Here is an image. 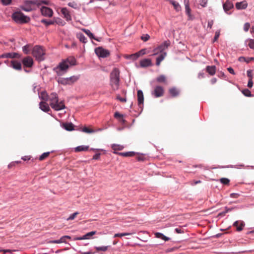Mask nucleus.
Wrapping results in <instances>:
<instances>
[{"instance_id": "nucleus-1", "label": "nucleus", "mask_w": 254, "mask_h": 254, "mask_svg": "<svg viewBox=\"0 0 254 254\" xmlns=\"http://www.w3.org/2000/svg\"><path fill=\"white\" fill-rule=\"evenodd\" d=\"M49 99L51 101L50 105L54 110L60 111L65 108L64 101H59L58 96L56 93H52L50 95Z\"/></svg>"}, {"instance_id": "nucleus-2", "label": "nucleus", "mask_w": 254, "mask_h": 254, "mask_svg": "<svg viewBox=\"0 0 254 254\" xmlns=\"http://www.w3.org/2000/svg\"><path fill=\"white\" fill-rule=\"evenodd\" d=\"M31 54L38 62H42L45 60V50L40 45L34 46L32 48Z\"/></svg>"}, {"instance_id": "nucleus-3", "label": "nucleus", "mask_w": 254, "mask_h": 254, "mask_svg": "<svg viewBox=\"0 0 254 254\" xmlns=\"http://www.w3.org/2000/svg\"><path fill=\"white\" fill-rule=\"evenodd\" d=\"M120 80L119 69L114 68L110 74V84L114 90L118 89Z\"/></svg>"}, {"instance_id": "nucleus-4", "label": "nucleus", "mask_w": 254, "mask_h": 254, "mask_svg": "<svg viewBox=\"0 0 254 254\" xmlns=\"http://www.w3.org/2000/svg\"><path fill=\"white\" fill-rule=\"evenodd\" d=\"M12 19L16 23L19 24L27 23L30 21V18L24 15L21 11H15L11 15Z\"/></svg>"}, {"instance_id": "nucleus-5", "label": "nucleus", "mask_w": 254, "mask_h": 254, "mask_svg": "<svg viewBox=\"0 0 254 254\" xmlns=\"http://www.w3.org/2000/svg\"><path fill=\"white\" fill-rule=\"evenodd\" d=\"M170 44L171 42L169 40L165 41L157 47L154 49V54H152V56L156 55L158 54L159 53H160L161 54L165 53L164 51L168 49Z\"/></svg>"}, {"instance_id": "nucleus-6", "label": "nucleus", "mask_w": 254, "mask_h": 254, "mask_svg": "<svg viewBox=\"0 0 254 254\" xmlns=\"http://www.w3.org/2000/svg\"><path fill=\"white\" fill-rule=\"evenodd\" d=\"M69 67L65 60H63L57 66L54 67L53 70L58 75H60L62 74V71H66Z\"/></svg>"}, {"instance_id": "nucleus-7", "label": "nucleus", "mask_w": 254, "mask_h": 254, "mask_svg": "<svg viewBox=\"0 0 254 254\" xmlns=\"http://www.w3.org/2000/svg\"><path fill=\"white\" fill-rule=\"evenodd\" d=\"M95 52L99 57L102 58H106L110 55V52L108 50L105 49L101 47L96 48Z\"/></svg>"}, {"instance_id": "nucleus-8", "label": "nucleus", "mask_w": 254, "mask_h": 254, "mask_svg": "<svg viewBox=\"0 0 254 254\" xmlns=\"http://www.w3.org/2000/svg\"><path fill=\"white\" fill-rule=\"evenodd\" d=\"M41 14L43 16L51 17L53 16V10L48 7L43 6L40 8Z\"/></svg>"}, {"instance_id": "nucleus-9", "label": "nucleus", "mask_w": 254, "mask_h": 254, "mask_svg": "<svg viewBox=\"0 0 254 254\" xmlns=\"http://www.w3.org/2000/svg\"><path fill=\"white\" fill-rule=\"evenodd\" d=\"M22 63L24 67H31L33 65L34 62L31 57L27 56L22 59Z\"/></svg>"}, {"instance_id": "nucleus-10", "label": "nucleus", "mask_w": 254, "mask_h": 254, "mask_svg": "<svg viewBox=\"0 0 254 254\" xmlns=\"http://www.w3.org/2000/svg\"><path fill=\"white\" fill-rule=\"evenodd\" d=\"M137 101L138 105L142 111L143 109V102H144V96L143 92L141 90H138L137 91Z\"/></svg>"}, {"instance_id": "nucleus-11", "label": "nucleus", "mask_w": 254, "mask_h": 254, "mask_svg": "<svg viewBox=\"0 0 254 254\" xmlns=\"http://www.w3.org/2000/svg\"><path fill=\"white\" fill-rule=\"evenodd\" d=\"M96 233V231H91L86 233L82 236L74 237L73 240V241H76L90 239H91V237L94 235Z\"/></svg>"}, {"instance_id": "nucleus-12", "label": "nucleus", "mask_w": 254, "mask_h": 254, "mask_svg": "<svg viewBox=\"0 0 254 254\" xmlns=\"http://www.w3.org/2000/svg\"><path fill=\"white\" fill-rule=\"evenodd\" d=\"M164 89L163 87L160 86H156L152 94L154 95L156 98L160 97L163 95Z\"/></svg>"}, {"instance_id": "nucleus-13", "label": "nucleus", "mask_w": 254, "mask_h": 254, "mask_svg": "<svg viewBox=\"0 0 254 254\" xmlns=\"http://www.w3.org/2000/svg\"><path fill=\"white\" fill-rule=\"evenodd\" d=\"M233 7L234 4L233 2L229 0H226V2L223 4V8L224 11L228 14H230L231 13H228V11Z\"/></svg>"}, {"instance_id": "nucleus-14", "label": "nucleus", "mask_w": 254, "mask_h": 254, "mask_svg": "<svg viewBox=\"0 0 254 254\" xmlns=\"http://www.w3.org/2000/svg\"><path fill=\"white\" fill-rule=\"evenodd\" d=\"M82 30L91 39H94L98 42L101 41V38H96L94 34L89 30L85 28L82 29Z\"/></svg>"}, {"instance_id": "nucleus-15", "label": "nucleus", "mask_w": 254, "mask_h": 254, "mask_svg": "<svg viewBox=\"0 0 254 254\" xmlns=\"http://www.w3.org/2000/svg\"><path fill=\"white\" fill-rule=\"evenodd\" d=\"M141 67H147L152 65L151 60L149 59H144L140 61Z\"/></svg>"}, {"instance_id": "nucleus-16", "label": "nucleus", "mask_w": 254, "mask_h": 254, "mask_svg": "<svg viewBox=\"0 0 254 254\" xmlns=\"http://www.w3.org/2000/svg\"><path fill=\"white\" fill-rule=\"evenodd\" d=\"M233 225L237 228V231L240 232L243 229V228L245 225V223L243 221H236L233 223Z\"/></svg>"}, {"instance_id": "nucleus-17", "label": "nucleus", "mask_w": 254, "mask_h": 254, "mask_svg": "<svg viewBox=\"0 0 254 254\" xmlns=\"http://www.w3.org/2000/svg\"><path fill=\"white\" fill-rule=\"evenodd\" d=\"M235 6L238 10L245 9L248 7V3L246 0H244L237 2Z\"/></svg>"}, {"instance_id": "nucleus-18", "label": "nucleus", "mask_w": 254, "mask_h": 254, "mask_svg": "<svg viewBox=\"0 0 254 254\" xmlns=\"http://www.w3.org/2000/svg\"><path fill=\"white\" fill-rule=\"evenodd\" d=\"M62 13L63 14L64 17L67 21H70L71 20V17L69 12L66 7H64L61 10Z\"/></svg>"}, {"instance_id": "nucleus-19", "label": "nucleus", "mask_w": 254, "mask_h": 254, "mask_svg": "<svg viewBox=\"0 0 254 254\" xmlns=\"http://www.w3.org/2000/svg\"><path fill=\"white\" fill-rule=\"evenodd\" d=\"M40 109L44 112H48L50 110V108L47 103L45 102L41 101L39 103Z\"/></svg>"}, {"instance_id": "nucleus-20", "label": "nucleus", "mask_w": 254, "mask_h": 254, "mask_svg": "<svg viewBox=\"0 0 254 254\" xmlns=\"http://www.w3.org/2000/svg\"><path fill=\"white\" fill-rule=\"evenodd\" d=\"M63 127L67 131H72L74 130V125L71 123H66L63 125Z\"/></svg>"}, {"instance_id": "nucleus-21", "label": "nucleus", "mask_w": 254, "mask_h": 254, "mask_svg": "<svg viewBox=\"0 0 254 254\" xmlns=\"http://www.w3.org/2000/svg\"><path fill=\"white\" fill-rule=\"evenodd\" d=\"M10 66L16 70L21 69V64L20 62L17 61H12Z\"/></svg>"}, {"instance_id": "nucleus-22", "label": "nucleus", "mask_w": 254, "mask_h": 254, "mask_svg": "<svg viewBox=\"0 0 254 254\" xmlns=\"http://www.w3.org/2000/svg\"><path fill=\"white\" fill-rule=\"evenodd\" d=\"M65 61L66 62L69 66L72 65H75L76 64V59L72 57H68Z\"/></svg>"}, {"instance_id": "nucleus-23", "label": "nucleus", "mask_w": 254, "mask_h": 254, "mask_svg": "<svg viewBox=\"0 0 254 254\" xmlns=\"http://www.w3.org/2000/svg\"><path fill=\"white\" fill-rule=\"evenodd\" d=\"M101 130H102V128H99L97 130H94V129H93L91 128H89L86 127H84L81 129L82 131L87 133H92L96 132L97 131H101Z\"/></svg>"}, {"instance_id": "nucleus-24", "label": "nucleus", "mask_w": 254, "mask_h": 254, "mask_svg": "<svg viewBox=\"0 0 254 254\" xmlns=\"http://www.w3.org/2000/svg\"><path fill=\"white\" fill-rule=\"evenodd\" d=\"M207 72L211 75H214L216 72V66L215 65H208L206 68Z\"/></svg>"}, {"instance_id": "nucleus-25", "label": "nucleus", "mask_w": 254, "mask_h": 254, "mask_svg": "<svg viewBox=\"0 0 254 254\" xmlns=\"http://www.w3.org/2000/svg\"><path fill=\"white\" fill-rule=\"evenodd\" d=\"M39 98L42 100L47 101L48 100L49 96L46 91H43L39 93Z\"/></svg>"}, {"instance_id": "nucleus-26", "label": "nucleus", "mask_w": 254, "mask_h": 254, "mask_svg": "<svg viewBox=\"0 0 254 254\" xmlns=\"http://www.w3.org/2000/svg\"><path fill=\"white\" fill-rule=\"evenodd\" d=\"M166 55H167L166 53H163L162 54H161L156 58V65L159 66L160 65V63L165 59Z\"/></svg>"}, {"instance_id": "nucleus-27", "label": "nucleus", "mask_w": 254, "mask_h": 254, "mask_svg": "<svg viewBox=\"0 0 254 254\" xmlns=\"http://www.w3.org/2000/svg\"><path fill=\"white\" fill-rule=\"evenodd\" d=\"M155 236L156 238L161 239L165 241H168L170 240V238L165 236L164 234L160 232L155 233Z\"/></svg>"}, {"instance_id": "nucleus-28", "label": "nucleus", "mask_w": 254, "mask_h": 254, "mask_svg": "<svg viewBox=\"0 0 254 254\" xmlns=\"http://www.w3.org/2000/svg\"><path fill=\"white\" fill-rule=\"evenodd\" d=\"M114 153L118 154L121 156H124V157H130L133 156L135 155V153L134 151H128V152H114Z\"/></svg>"}, {"instance_id": "nucleus-29", "label": "nucleus", "mask_w": 254, "mask_h": 254, "mask_svg": "<svg viewBox=\"0 0 254 254\" xmlns=\"http://www.w3.org/2000/svg\"><path fill=\"white\" fill-rule=\"evenodd\" d=\"M169 92L172 97H175L179 95V91L175 87H172L169 89Z\"/></svg>"}, {"instance_id": "nucleus-30", "label": "nucleus", "mask_w": 254, "mask_h": 254, "mask_svg": "<svg viewBox=\"0 0 254 254\" xmlns=\"http://www.w3.org/2000/svg\"><path fill=\"white\" fill-rule=\"evenodd\" d=\"M79 75H73L69 77H67V82H69L68 84H71L78 80L79 79Z\"/></svg>"}, {"instance_id": "nucleus-31", "label": "nucleus", "mask_w": 254, "mask_h": 254, "mask_svg": "<svg viewBox=\"0 0 254 254\" xmlns=\"http://www.w3.org/2000/svg\"><path fill=\"white\" fill-rule=\"evenodd\" d=\"M156 80L157 82L162 83H164L166 84H167L166 77L164 75H160L158 76L156 78Z\"/></svg>"}, {"instance_id": "nucleus-32", "label": "nucleus", "mask_w": 254, "mask_h": 254, "mask_svg": "<svg viewBox=\"0 0 254 254\" xmlns=\"http://www.w3.org/2000/svg\"><path fill=\"white\" fill-rule=\"evenodd\" d=\"M240 62H245L247 63H249L252 61H254V57H247L246 58L243 56L240 57L238 59Z\"/></svg>"}, {"instance_id": "nucleus-33", "label": "nucleus", "mask_w": 254, "mask_h": 254, "mask_svg": "<svg viewBox=\"0 0 254 254\" xmlns=\"http://www.w3.org/2000/svg\"><path fill=\"white\" fill-rule=\"evenodd\" d=\"M89 146L87 145H80L75 148L76 152L85 151L88 150Z\"/></svg>"}, {"instance_id": "nucleus-34", "label": "nucleus", "mask_w": 254, "mask_h": 254, "mask_svg": "<svg viewBox=\"0 0 254 254\" xmlns=\"http://www.w3.org/2000/svg\"><path fill=\"white\" fill-rule=\"evenodd\" d=\"M184 4L185 5V10H186V14L190 16L191 9L189 6V0H184Z\"/></svg>"}, {"instance_id": "nucleus-35", "label": "nucleus", "mask_w": 254, "mask_h": 254, "mask_svg": "<svg viewBox=\"0 0 254 254\" xmlns=\"http://www.w3.org/2000/svg\"><path fill=\"white\" fill-rule=\"evenodd\" d=\"M77 37L79 40V41L83 43H86L87 42V38L82 33H77Z\"/></svg>"}, {"instance_id": "nucleus-36", "label": "nucleus", "mask_w": 254, "mask_h": 254, "mask_svg": "<svg viewBox=\"0 0 254 254\" xmlns=\"http://www.w3.org/2000/svg\"><path fill=\"white\" fill-rule=\"evenodd\" d=\"M125 58L127 60H131L132 61H135L138 58V56L136 53L131 54L127 55L125 56Z\"/></svg>"}, {"instance_id": "nucleus-37", "label": "nucleus", "mask_w": 254, "mask_h": 254, "mask_svg": "<svg viewBox=\"0 0 254 254\" xmlns=\"http://www.w3.org/2000/svg\"><path fill=\"white\" fill-rule=\"evenodd\" d=\"M170 3L174 6V8L176 9V11H179L181 9V7L179 3L173 0H172L170 1Z\"/></svg>"}, {"instance_id": "nucleus-38", "label": "nucleus", "mask_w": 254, "mask_h": 254, "mask_svg": "<svg viewBox=\"0 0 254 254\" xmlns=\"http://www.w3.org/2000/svg\"><path fill=\"white\" fill-rule=\"evenodd\" d=\"M8 58H20L21 55L17 53H7Z\"/></svg>"}, {"instance_id": "nucleus-39", "label": "nucleus", "mask_w": 254, "mask_h": 254, "mask_svg": "<svg viewBox=\"0 0 254 254\" xmlns=\"http://www.w3.org/2000/svg\"><path fill=\"white\" fill-rule=\"evenodd\" d=\"M248 42H249V47L252 49H254V40L249 38L245 40V43L247 44Z\"/></svg>"}, {"instance_id": "nucleus-40", "label": "nucleus", "mask_w": 254, "mask_h": 254, "mask_svg": "<svg viewBox=\"0 0 254 254\" xmlns=\"http://www.w3.org/2000/svg\"><path fill=\"white\" fill-rule=\"evenodd\" d=\"M31 47V45L30 44H26V45L22 47V51L26 55H28L30 53L29 49Z\"/></svg>"}, {"instance_id": "nucleus-41", "label": "nucleus", "mask_w": 254, "mask_h": 254, "mask_svg": "<svg viewBox=\"0 0 254 254\" xmlns=\"http://www.w3.org/2000/svg\"><path fill=\"white\" fill-rule=\"evenodd\" d=\"M225 211H222L218 214V216H220V217L224 216L225 215L226 213H227V212H228L229 211H231L233 209V208H230L227 207H225Z\"/></svg>"}, {"instance_id": "nucleus-42", "label": "nucleus", "mask_w": 254, "mask_h": 254, "mask_svg": "<svg viewBox=\"0 0 254 254\" xmlns=\"http://www.w3.org/2000/svg\"><path fill=\"white\" fill-rule=\"evenodd\" d=\"M41 22L44 23L47 26L53 25L54 24L55 22L51 20H47L46 19H43L41 20Z\"/></svg>"}, {"instance_id": "nucleus-43", "label": "nucleus", "mask_w": 254, "mask_h": 254, "mask_svg": "<svg viewBox=\"0 0 254 254\" xmlns=\"http://www.w3.org/2000/svg\"><path fill=\"white\" fill-rule=\"evenodd\" d=\"M111 147L114 150H122L124 148L122 145L117 144H113Z\"/></svg>"}, {"instance_id": "nucleus-44", "label": "nucleus", "mask_w": 254, "mask_h": 254, "mask_svg": "<svg viewBox=\"0 0 254 254\" xmlns=\"http://www.w3.org/2000/svg\"><path fill=\"white\" fill-rule=\"evenodd\" d=\"M58 82L59 83L63 85H67L69 83V82H67L66 78H61L58 79Z\"/></svg>"}, {"instance_id": "nucleus-45", "label": "nucleus", "mask_w": 254, "mask_h": 254, "mask_svg": "<svg viewBox=\"0 0 254 254\" xmlns=\"http://www.w3.org/2000/svg\"><path fill=\"white\" fill-rule=\"evenodd\" d=\"M38 1H35L32 0H28L25 1V4L26 6L30 5V4H40L39 2H37Z\"/></svg>"}, {"instance_id": "nucleus-46", "label": "nucleus", "mask_w": 254, "mask_h": 254, "mask_svg": "<svg viewBox=\"0 0 254 254\" xmlns=\"http://www.w3.org/2000/svg\"><path fill=\"white\" fill-rule=\"evenodd\" d=\"M221 184L227 185L230 183V180L226 178H222L219 180Z\"/></svg>"}, {"instance_id": "nucleus-47", "label": "nucleus", "mask_w": 254, "mask_h": 254, "mask_svg": "<svg viewBox=\"0 0 254 254\" xmlns=\"http://www.w3.org/2000/svg\"><path fill=\"white\" fill-rule=\"evenodd\" d=\"M109 246H101V247H95V249L97 251H103L105 252L107 251L108 248Z\"/></svg>"}, {"instance_id": "nucleus-48", "label": "nucleus", "mask_w": 254, "mask_h": 254, "mask_svg": "<svg viewBox=\"0 0 254 254\" xmlns=\"http://www.w3.org/2000/svg\"><path fill=\"white\" fill-rule=\"evenodd\" d=\"M243 94L246 97H252V94L248 89H245L242 91Z\"/></svg>"}, {"instance_id": "nucleus-49", "label": "nucleus", "mask_w": 254, "mask_h": 254, "mask_svg": "<svg viewBox=\"0 0 254 254\" xmlns=\"http://www.w3.org/2000/svg\"><path fill=\"white\" fill-rule=\"evenodd\" d=\"M50 154V152H46L43 153L40 156L39 160L41 161L44 160V159L47 158L49 155Z\"/></svg>"}, {"instance_id": "nucleus-50", "label": "nucleus", "mask_w": 254, "mask_h": 254, "mask_svg": "<svg viewBox=\"0 0 254 254\" xmlns=\"http://www.w3.org/2000/svg\"><path fill=\"white\" fill-rule=\"evenodd\" d=\"M220 30H218L215 32L214 37L213 39V42L214 43L215 42L217 41L218 38L220 36Z\"/></svg>"}, {"instance_id": "nucleus-51", "label": "nucleus", "mask_w": 254, "mask_h": 254, "mask_svg": "<svg viewBox=\"0 0 254 254\" xmlns=\"http://www.w3.org/2000/svg\"><path fill=\"white\" fill-rule=\"evenodd\" d=\"M129 235H130V233H117L114 235V238L122 237L123 236H128Z\"/></svg>"}, {"instance_id": "nucleus-52", "label": "nucleus", "mask_w": 254, "mask_h": 254, "mask_svg": "<svg viewBox=\"0 0 254 254\" xmlns=\"http://www.w3.org/2000/svg\"><path fill=\"white\" fill-rule=\"evenodd\" d=\"M22 10L26 12H30L32 10V8L31 7L30 5H28L26 6L25 5L24 6L21 7Z\"/></svg>"}, {"instance_id": "nucleus-53", "label": "nucleus", "mask_w": 254, "mask_h": 254, "mask_svg": "<svg viewBox=\"0 0 254 254\" xmlns=\"http://www.w3.org/2000/svg\"><path fill=\"white\" fill-rule=\"evenodd\" d=\"M12 0H1V2L3 5H8L11 3Z\"/></svg>"}, {"instance_id": "nucleus-54", "label": "nucleus", "mask_w": 254, "mask_h": 254, "mask_svg": "<svg viewBox=\"0 0 254 254\" xmlns=\"http://www.w3.org/2000/svg\"><path fill=\"white\" fill-rule=\"evenodd\" d=\"M78 214V212H75L73 214H71L69 217L67 219V220H73L74 219L75 216Z\"/></svg>"}, {"instance_id": "nucleus-55", "label": "nucleus", "mask_w": 254, "mask_h": 254, "mask_svg": "<svg viewBox=\"0 0 254 254\" xmlns=\"http://www.w3.org/2000/svg\"><path fill=\"white\" fill-rule=\"evenodd\" d=\"M149 38L150 36L147 34L143 35L141 37V39L144 42H146L149 40Z\"/></svg>"}, {"instance_id": "nucleus-56", "label": "nucleus", "mask_w": 254, "mask_h": 254, "mask_svg": "<svg viewBox=\"0 0 254 254\" xmlns=\"http://www.w3.org/2000/svg\"><path fill=\"white\" fill-rule=\"evenodd\" d=\"M250 28V24L248 22H246L244 25V30L247 32Z\"/></svg>"}, {"instance_id": "nucleus-57", "label": "nucleus", "mask_w": 254, "mask_h": 254, "mask_svg": "<svg viewBox=\"0 0 254 254\" xmlns=\"http://www.w3.org/2000/svg\"><path fill=\"white\" fill-rule=\"evenodd\" d=\"M68 5L75 9L77 8V4L75 2H70L68 3Z\"/></svg>"}, {"instance_id": "nucleus-58", "label": "nucleus", "mask_w": 254, "mask_h": 254, "mask_svg": "<svg viewBox=\"0 0 254 254\" xmlns=\"http://www.w3.org/2000/svg\"><path fill=\"white\" fill-rule=\"evenodd\" d=\"M146 50L145 49H141V50H140L139 52H136V54L138 55V58L141 56V55H143L144 54H145L146 53V52H145Z\"/></svg>"}, {"instance_id": "nucleus-59", "label": "nucleus", "mask_w": 254, "mask_h": 254, "mask_svg": "<svg viewBox=\"0 0 254 254\" xmlns=\"http://www.w3.org/2000/svg\"><path fill=\"white\" fill-rule=\"evenodd\" d=\"M123 117V115L121 114L118 112H116L114 114V117L115 118L118 119V118H122Z\"/></svg>"}, {"instance_id": "nucleus-60", "label": "nucleus", "mask_w": 254, "mask_h": 254, "mask_svg": "<svg viewBox=\"0 0 254 254\" xmlns=\"http://www.w3.org/2000/svg\"><path fill=\"white\" fill-rule=\"evenodd\" d=\"M117 99L120 101L122 102H125L126 101V98L121 97L119 95L117 96Z\"/></svg>"}, {"instance_id": "nucleus-61", "label": "nucleus", "mask_w": 254, "mask_h": 254, "mask_svg": "<svg viewBox=\"0 0 254 254\" xmlns=\"http://www.w3.org/2000/svg\"><path fill=\"white\" fill-rule=\"evenodd\" d=\"M101 156V153H96L93 156L92 159L93 160H98Z\"/></svg>"}, {"instance_id": "nucleus-62", "label": "nucleus", "mask_w": 254, "mask_h": 254, "mask_svg": "<svg viewBox=\"0 0 254 254\" xmlns=\"http://www.w3.org/2000/svg\"><path fill=\"white\" fill-rule=\"evenodd\" d=\"M247 76L250 79H253L252 70L251 69L248 70L247 71Z\"/></svg>"}, {"instance_id": "nucleus-63", "label": "nucleus", "mask_w": 254, "mask_h": 254, "mask_svg": "<svg viewBox=\"0 0 254 254\" xmlns=\"http://www.w3.org/2000/svg\"><path fill=\"white\" fill-rule=\"evenodd\" d=\"M240 196V194L237 193H232L230 194V197L231 198H238Z\"/></svg>"}, {"instance_id": "nucleus-64", "label": "nucleus", "mask_w": 254, "mask_h": 254, "mask_svg": "<svg viewBox=\"0 0 254 254\" xmlns=\"http://www.w3.org/2000/svg\"><path fill=\"white\" fill-rule=\"evenodd\" d=\"M227 70L230 73L233 74V75H235V72L234 71V70L233 69V68L231 67H229L227 68Z\"/></svg>"}]
</instances>
